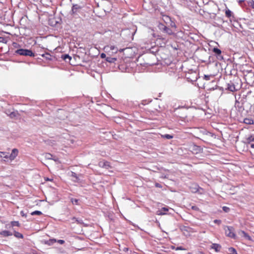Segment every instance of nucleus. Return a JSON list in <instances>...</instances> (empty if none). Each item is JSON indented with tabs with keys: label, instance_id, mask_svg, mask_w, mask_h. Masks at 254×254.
I'll list each match as a JSON object with an SVG mask.
<instances>
[{
	"label": "nucleus",
	"instance_id": "obj_34",
	"mask_svg": "<svg viewBox=\"0 0 254 254\" xmlns=\"http://www.w3.org/2000/svg\"><path fill=\"white\" fill-rule=\"evenodd\" d=\"M120 250L126 252L128 251V248L126 247H120Z\"/></svg>",
	"mask_w": 254,
	"mask_h": 254
},
{
	"label": "nucleus",
	"instance_id": "obj_8",
	"mask_svg": "<svg viewBox=\"0 0 254 254\" xmlns=\"http://www.w3.org/2000/svg\"><path fill=\"white\" fill-rule=\"evenodd\" d=\"M99 166L100 167L105 168L106 169H108L110 167V165H109V163L108 162L104 161H100L99 163Z\"/></svg>",
	"mask_w": 254,
	"mask_h": 254
},
{
	"label": "nucleus",
	"instance_id": "obj_16",
	"mask_svg": "<svg viewBox=\"0 0 254 254\" xmlns=\"http://www.w3.org/2000/svg\"><path fill=\"white\" fill-rule=\"evenodd\" d=\"M0 234L4 236H11L12 233L8 231H3L0 233Z\"/></svg>",
	"mask_w": 254,
	"mask_h": 254
},
{
	"label": "nucleus",
	"instance_id": "obj_22",
	"mask_svg": "<svg viewBox=\"0 0 254 254\" xmlns=\"http://www.w3.org/2000/svg\"><path fill=\"white\" fill-rule=\"evenodd\" d=\"M162 18L163 21L166 23H167L168 21H171L170 18L167 15H163Z\"/></svg>",
	"mask_w": 254,
	"mask_h": 254
},
{
	"label": "nucleus",
	"instance_id": "obj_28",
	"mask_svg": "<svg viewBox=\"0 0 254 254\" xmlns=\"http://www.w3.org/2000/svg\"><path fill=\"white\" fill-rule=\"evenodd\" d=\"M31 214L32 215H40L41 214H42V212L40 211H33L32 212Z\"/></svg>",
	"mask_w": 254,
	"mask_h": 254
},
{
	"label": "nucleus",
	"instance_id": "obj_14",
	"mask_svg": "<svg viewBox=\"0 0 254 254\" xmlns=\"http://www.w3.org/2000/svg\"><path fill=\"white\" fill-rule=\"evenodd\" d=\"M62 58L66 62H69L71 60V57L68 56V55H64L62 56Z\"/></svg>",
	"mask_w": 254,
	"mask_h": 254
},
{
	"label": "nucleus",
	"instance_id": "obj_6",
	"mask_svg": "<svg viewBox=\"0 0 254 254\" xmlns=\"http://www.w3.org/2000/svg\"><path fill=\"white\" fill-rule=\"evenodd\" d=\"M18 153V151L17 149H13L10 155H9V159L10 160H14L17 156Z\"/></svg>",
	"mask_w": 254,
	"mask_h": 254
},
{
	"label": "nucleus",
	"instance_id": "obj_29",
	"mask_svg": "<svg viewBox=\"0 0 254 254\" xmlns=\"http://www.w3.org/2000/svg\"><path fill=\"white\" fill-rule=\"evenodd\" d=\"M247 141L248 142H250L252 141H254V136L253 135H251L247 138Z\"/></svg>",
	"mask_w": 254,
	"mask_h": 254
},
{
	"label": "nucleus",
	"instance_id": "obj_3",
	"mask_svg": "<svg viewBox=\"0 0 254 254\" xmlns=\"http://www.w3.org/2000/svg\"><path fill=\"white\" fill-rule=\"evenodd\" d=\"M190 149L194 154H197L201 151V147L195 144L191 145Z\"/></svg>",
	"mask_w": 254,
	"mask_h": 254
},
{
	"label": "nucleus",
	"instance_id": "obj_15",
	"mask_svg": "<svg viewBox=\"0 0 254 254\" xmlns=\"http://www.w3.org/2000/svg\"><path fill=\"white\" fill-rule=\"evenodd\" d=\"M110 50L112 54L117 53L118 52V48L115 46L110 45Z\"/></svg>",
	"mask_w": 254,
	"mask_h": 254
},
{
	"label": "nucleus",
	"instance_id": "obj_40",
	"mask_svg": "<svg viewBox=\"0 0 254 254\" xmlns=\"http://www.w3.org/2000/svg\"><path fill=\"white\" fill-rule=\"evenodd\" d=\"M101 57L102 58H106V54H104V53H102V54H101Z\"/></svg>",
	"mask_w": 254,
	"mask_h": 254
},
{
	"label": "nucleus",
	"instance_id": "obj_43",
	"mask_svg": "<svg viewBox=\"0 0 254 254\" xmlns=\"http://www.w3.org/2000/svg\"><path fill=\"white\" fill-rule=\"evenodd\" d=\"M251 6L253 8H254V1L253 2V3L251 4Z\"/></svg>",
	"mask_w": 254,
	"mask_h": 254
},
{
	"label": "nucleus",
	"instance_id": "obj_37",
	"mask_svg": "<svg viewBox=\"0 0 254 254\" xmlns=\"http://www.w3.org/2000/svg\"><path fill=\"white\" fill-rule=\"evenodd\" d=\"M200 132L203 134H207L208 133V132H207L206 130H205V129H203V130H200Z\"/></svg>",
	"mask_w": 254,
	"mask_h": 254
},
{
	"label": "nucleus",
	"instance_id": "obj_7",
	"mask_svg": "<svg viewBox=\"0 0 254 254\" xmlns=\"http://www.w3.org/2000/svg\"><path fill=\"white\" fill-rule=\"evenodd\" d=\"M238 234L242 237H244L246 239L251 240V238L244 231L240 230L238 232Z\"/></svg>",
	"mask_w": 254,
	"mask_h": 254
},
{
	"label": "nucleus",
	"instance_id": "obj_42",
	"mask_svg": "<svg viewBox=\"0 0 254 254\" xmlns=\"http://www.w3.org/2000/svg\"><path fill=\"white\" fill-rule=\"evenodd\" d=\"M171 26L172 27H176V25L173 22H172L171 24Z\"/></svg>",
	"mask_w": 254,
	"mask_h": 254
},
{
	"label": "nucleus",
	"instance_id": "obj_35",
	"mask_svg": "<svg viewBox=\"0 0 254 254\" xmlns=\"http://www.w3.org/2000/svg\"><path fill=\"white\" fill-rule=\"evenodd\" d=\"M210 75H204V79L206 80H209L210 79Z\"/></svg>",
	"mask_w": 254,
	"mask_h": 254
},
{
	"label": "nucleus",
	"instance_id": "obj_24",
	"mask_svg": "<svg viewBox=\"0 0 254 254\" xmlns=\"http://www.w3.org/2000/svg\"><path fill=\"white\" fill-rule=\"evenodd\" d=\"M14 235L15 236V237H16L17 238H23V235L21 233L17 232H15Z\"/></svg>",
	"mask_w": 254,
	"mask_h": 254
},
{
	"label": "nucleus",
	"instance_id": "obj_44",
	"mask_svg": "<svg viewBox=\"0 0 254 254\" xmlns=\"http://www.w3.org/2000/svg\"><path fill=\"white\" fill-rule=\"evenodd\" d=\"M251 147L253 148H254V144H251Z\"/></svg>",
	"mask_w": 254,
	"mask_h": 254
},
{
	"label": "nucleus",
	"instance_id": "obj_10",
	"mask_svg": "<svg viewBox=\"0 0 254 254\" xmlns=\"http://www.w3.org/2000/svg\"><path fill=\"white\" fill-rule=\"evenodd\" d=\"M211 247L212 249H214L216 252H219L221 249V246L217 244H213Z\"/></svg>",
	"mask_w": 254,
	"mask_h": 254
},
{
	"label": "nucleus",
	"instance_id": "obj_30",
	"mask_svg": "<svg viewBox=\"0 0 254 254\" xmlns=\"http://www.w3.org/2000/svg\"><path fill=\"white\" fill-rule=\"evenodd\" d=\"M163 137L164 138H165L168 139H170L173 138V136L170 135V134H165L163 135Z\"/></svg>",
	"mask_w": 254,
	"mask_h": 254
},
{
	"label": "nucleus",
	"instance_id": "obj_26",
	"mask_svg": "<svg viewBox=\"0 0 254 254\" xmlns=\"http://www.w3.org/2000/svg\"><path fill=\"white\" fill-rule=\"evenodd\" d=\"M231 11L229 9H227L225 11L226 16L228 17H230L231 16Z\"/></svg>",
	"mask_w": 254,
	"mask_h": 254
},
{
	"label": "nucleus",
	"instance_id": "obj_20",
	"mask_svg": "<svg viewBox=\"0 0 254 254\" xmlns=\"http://www.w3.org/2000/svg\"><path fill=\"white\" fill-rule=\"evenodd\" d=\"M158 27V28L160 30L162 31L163 32L164 31V30H165V29H166V26H165L164 25H163L162 23H159Z\"/></svg>",
	"mask_w": 254,
	"mask_h": 254
},
{
	"label": "nucleus",
	"instance_id": "obj_9",
	"mask_svg": "<svg viewBox=\"0 0 254 254\" xmlns=\"http://www.w3.org/2000/svg\"><path fill=\"white\" fill-rule=\"evenodd\" d=\"M11 118H17L18 116V113L17 111L10 112L8 111L6 113Z\"/></svg>",
	"mask_w": 254,
	"mask_h": 254
},
{
	"label": "nucleus",
	"instance_id": "obj_33",
	"mask_svg": "<svg viewBox=\"0 0 254 254\" xmlns=\"http://www.w3.org/2000/svg\"><path fill=\"white\" fill-rule=\"evenodd\" d=\"M198 190V187L197 186H195V187L194 188L191 189V191L193 192H195L197 191Z\"/></svg>",
	"mask_w": 254,
	"mask_h": 254
},
{
	"label": "nucleus",
	"instance_id": "obj_17",
	"mask_svg": "<svg viewBox=\"0 0 254 254\" xmlns=\"http://www.w3.org/2000/svg\"><path fill=\"white\" fill-rule=\"evenodd\" d=\"M164 32H165L169 35H173L174 33L170 29L167 27H166V29H165Z\"/></svg>",
	"mask_w": 254,
	"mask_h": 254
},
{
	"label": "nucleus",
	"instance_id": "obj_39",
	"mask_svg": "<svg viewBox=\"0 0 254 254\" xmlns=\"http://www.w3.org/2000/svg\"><path fill=\"white\" fill-rule=\"evenodd\" d=\"M64 240H60L58 241V243L60 244H64Z\"/></svg>",
	"mask_w": 254,
	"mask_h": 254
},
{
	"label": "nucleus",
	"instance_id": "obj_4",
	"mask_svg": "<svg viewBox=\"0 0 254 254\" xmlns=\"http://www.w3.org/2000/svg\"><path fill=\"white\" fill-rule=\"evenodd\" d=\"M46 160H53L55 162H59L58 159L50 153H45L43 155Z\"/></svg>",
	"mask_w": 254,
	"mask_h": 254
},
{
	"label": "nucleus",
	"instance_id": "obj_5",
	"mask_svg": "<svg viewBox=\"0 0 254 254\" xmlns=\"http://www.w3.org/2000/svg\"><path fill=\"white\" fill-rule=\"evenodd\" d=\"M81 7L77 4L73 5L71 10V14L75 15L79 12Z\"/></svg>",
	"mask_w": 254,
	"mask_h": 254
},
{
	"label": "nucleus",
	"instance_id": "obj_21",
	"mask_svg": "<svg viewBox=\"0 0 254 254\" xmlns=\"http://www.w3.org/2000/svg\"><path fill=\"white\" fill-rule=\"evenodd\" d=\"M71 201L73 204L79 205V200L76 198H71Z\"/></svg>",
	"mask_w": 254,
	"mask_h": 254
},
{
	"label": "nucleus",
	"instance_id": "obj_31",
	"mask_svg": "<svg viewBox=\"0 0 254 254\" xmlns=\"http://www.w3.org/2000/svg\"><path fill=\"white\" fill-rule=\"evenodd\" d=\"M229 251L232 254H237L236 250L233 248H230Z\"/></svg>",
	"mask_w": 254,
	"mask_h": 254
},
{
	"label": "nucleus",
	"instance_id": "obj_45",
	"mask_svg": "<svg viewBox=\"0 0 254 254\" xmlns=\"http://www.w3.org/2000/svg\"><path fill=\"white\" fill-rule=\"evenodd\" d=\"M177 250H183V249L181 248V247H179V248H177Z\"/></svg>",
	"mask_w": 254,
	"mask_h": 254
},
{
	"label": "nucleus",
	"instance_id": "obj_12",
	"mask_svg": "<svg viewBox=\"0 0 254 254\" xmlns=\"http://www.w3.org/2000/svg\"><path fill=\"white\" fill-rule=\"evenodd\" d=\"M168 210V208L166 207H163L161 209V210L157 211V214L162 215H165L166 214L165 212H163V211H166Z\"/></svg>",
	"mask_w": 254,
	"mask_h": 254
},
{
	"label": "nucleus",
	"instance_id": "obj_13",
	"mask_svg": "<svg viewBox=\"0 0 254 254\" xmlns=\"http://www.w3.org/2000/svg\"><path fill=\"white\" fill-rule=\"evenodd\" d=\"M244 123L245 124H246L247 125H252L254 123V121L252 119H249V118H246L244 119Z\"/></svg>",
	"mask_w": 254,
	"mask_h": 254
},
{
	"label": "nucleus",
	"instance_id": "obj_38",
	"mask_svg": "<svg viewBox=\"0 0 254 254\" xmlns=\"http://www.w3.org/2000/svg\"><path fill=\"white\" fill-rule=\"evenodd\" d=\"M214 222L215 223H217V224H219L220 223V222H221V221H220V220H215L214 221Z\"/></svg>",
	"mask_w": 254,
	"mask_h": 254
},
{
	"label": "nucleus",
	"instance_id": "obj_2",
	"mask_svg": "<svg viewBox=\"0 0 254 254\" xmlns=\"http://www.w3.org/2000/svg\"><path fill=\"white\" fill-rule=\"evenodd\" d=\"M16 53L22 56H30L33 57L34 56V53L32 52V51L26 49H19L16 51Z\"/></svg>",
	"mask_w": 254,
	"mask_h": 254
},
{
	"label": "nucleus",
	"instance_id": "obj_27",
	"mask_svg": "<svg viewBox=\"0 0 254 254\" xmlns=\"http://www.w3.org/2000/svg\"><path fill=\"white\" fill-rule=\"evenodd\" d=\"M104 51L107 53H110L111 52L110 50V46H105L104 48Z\"/></svg>",
	"mask_w": 254,
	"mask_h": 254
},
{
	"label": "nucleus",
	"instance_id": "obj_18",
	"mask_svg": "<svg viewBox=\"0 0 254 254\" xmlns=\"http://www.w3.org/2000/svg\"><path fill=\"white\" fill-rule=\"evenodd\" d=\"M71 176L72 177L75 178L74 181H78L79 180H80V179L79 178V177L77 176V175L75 173H74V172H71Z\"/></svg>",
	"mask_w": 254,
	"mask_h": 254
},
{
	"label": "nucleus",
	"instance_id": "obj_41",
	"mask_svg": "<svg viewBox=\"0 0 254 254\" xmlns=\"http://www.w3.org/2000/svg\"><path fill=\"white\" fill-rule=\"evenodd\" d=\"M229 89L232 91H233L235 90V87L234 86L229 87Z\"/></svg>",
	"mask_w": 254,
	"mask_h": 254
},
{
	"label": "nucleus",
	"instance_id": "obj_19",
	"mask_svg": "<svg viewBox=\"0 0 254 254\" xmlns=\"http://www.w3.org/2000/svg\"><path fill=\"white\" fill-rule=\"evenodd\" d=\"M117 60L116 58H111V57H107L106 58V61L109 63H114Z\"/></svg>",
	"mask_w": 254,
	"mask_h": 254
},
{
	"label": "nucleus",
	"instance_id": "obj_25",
	"mask_svg": "<svg viewBox=\"0 0 254 254\" xmlns=\"http://www.w3.org/2000/svg\"><path fill=\"white\" fill-rule=\"evenodd\" d=\"M182 231H183L184 234L186 236H187L189 235V232L188 231V230H187V228L186 227H183L182 228Z\"/></svg>",
	"mask_w": 254,
	"mask_h": 254
},
{
	"label": "nucleus",
	"instance_id": "obj_32",
	"mask_svg": "<svg viewBox=\"0 0 254 254\" xmlns=\"http://www.w3.org/2000/svg\"><path fill=\"white\" fill-rule=\"evenodd\" d=\"M11 225L12 226H19V223L18 221H13L11 222Z\"/></svg>",
	"mask_w": 254,
	"mask_h": 254
},
{
	"label": "nucleus",
	"instance_id": "obj_11",
	"mask_svg": "<svg viewBox=\"0 0 254 254\" xmlns=\"http://www.w3.org/2000/svg\"><path fill=\"white\" fill-rule=\"evenodd\" d=\"M0 157L5 159H9V155L6 152H0Z\"/></svg>",
	"mask_w": 254,
	"mask_h": 254
},
{
	"label": "nucleus",
	"instance_id": "obj_36",
	"mask_svg": "<svg viewBox=\"0 0 254 254\" xmlns=\"http://www.w3.org/2000/svg\"><path fill=\"white\" fill-rule=\"evenodd\" d=\"M223 209L224 211L225 212H228L229 210V208L226 206H224L223 207Z\"/></svg>",
	"mask_w": 254,
	"mask_h": 254
},
{
	"label": "nucleus",
	"instance_id": "obj_47",
	"mask_svg": "<svg viewBox=\"0 0 254 254\" xmlns=\"http://www.w3.org/2000/svg\"><path fill=\"white\" fill-rule=\"evenodd\" d=\"M200 254H203V253H201Z\"/></svg>",
	"mask_w": 254,
	"mask_h": 254
},
{
	"label": "nucleus",
	"instance_id": "obj_23",
	"mask_svg": "<svg viewBox=\"0 0 254 254\" xmlns=\"http://www.w3.org/2000/svg\"><path fill=\"white\" fill-rule=\"evenodd\" d=\"M213 52L217 55H220L221 53V50L216 48H214L213 49Z\"/></svg>",
	"mask_w": 254,
	"mask_h": 254
},
{
	"label": "nucleus",
	"instance_id": "obj_46",
	"mask_svg": "<svg viewBox=\"0 0 254 254\" xmlns=\"http://www.w3.org/2000/svg\"><path fill=\"white\" fill-rule=\"evenodd\" d=\"M21 215H22V216H24V213H23V211H21Z\"/></svg>",
	"mask_w": 254,
	"mask_h": 254
},
{
	"label": "nucleus",
	"instance_id": "obj_1",
	"mask_svg": "<svg viewBox=\"0 0 254 254\" xmlns=\"http://www.w3.org/2000/svg\"><path fill=\"white\" fill-rule=\"evenodd\" d=\"M225 234L227 236L233 239H236V236L234 233V229L232 227L226 226L224 228Z\"/></svg>",
	"mask_w": 254,
	"mask_h": 254
}]
</instances>
